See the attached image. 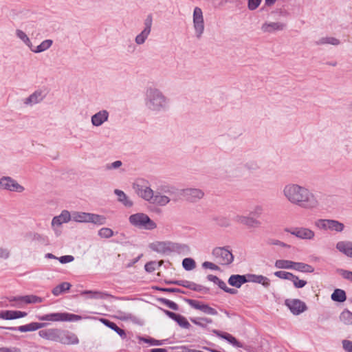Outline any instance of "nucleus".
<instances>
[{
  "label": "nucleus",
  "mask_w": 352,
  "mask_h": 352,
  "mask_svg": "<svg viewBox=\"0 0 352 352\" xmlns=\"http://www.w3.org/2000/svg\"><path fill=\"white\" fill-rule=\"evenodd\" d=\"M285 305L294 315H299L307 309L305 303L298 299H287Z\"/></svg>",
  "instance_id": "obj_13"
},
{
  "label": "nucleus",
  "mask_w": 352,
  "mask_h": 352,
  "mask_svg": "<svg viewBox=\"0 0 352 352\" xmlns=\"http://www.w3.org/2000/svg\"><path fill=\"white\" fill-rule=\"evenodd\" d=\"M178 324L185 329H188L190 327V323L187 321L185 317L183 316H180L179 318L176 321Z\"/></svg>",
  "instance_id": "obj_59"
},
{
  "label": "nucleus",
  "mask_w": 352,
  "mask_h": 352,
  "mask_svg": "<svg viewBox=\"0 0 352 352\" xmlns=\"http://www.w3.org/2000/svg\"><path fill=\"white\" fill-rule=\"evenodd\" d=\"M282 194L290 204L306 209H314L319 206L315 195L308 188L298 184H285Z\"/></svg>",
  "instance_id": "obj_2"
},
{
  "label": "nucleus",
  "mask_w": 352,
  "mask_h": 352,
  "mask_svg": "<svg viewBox=\"0 0 352 352\" xmlns=\"http://www.w3.org/2000/svg\"><path fill=\"white\" fill-rule=\"evenodd\" d=\"M152 16L148 15L144 21V30H146L149 32L151 31V25H152Z\"/></svg>",
  "instance_id": "obj_63"
},
{
  "label": "nucleus",
  "mask_w": 352,
  "mask_h": 352,
  "mask_svg": "<svg viewBox=\"0 0 352 352\" xmlns=\"http://www.w3.org/2000/svg\"><path fill=\"white\" fill-rule=\"evenodd\" d=\"M45 97V94L41 90H36L28 97L23 99V102L25 106L32 107L41 102Z\"/></svg>",
  "instance_id": "obj_17"
},
{
  "label": "nucleus",
  "mask_w": 352,
  "mask_h": 352,
  "mask_svg": "<svg viewBox=\"0 0 352 352\" xmlns=\"http://www.w3.org/2000/svg\"><path fill=\"white\" fill-rule=\"evenodd\" d=\"M10 302H16L21 304H37L43 301V298L36 295H27L23 296H14L9 298Z\"/></svg>",
  "instance_id": "obj_14"
},
{
  "label": "nucleus",
  "mask_w": 352,
  "mask_h": 352,
  "mask_svg": "<svg viewBox=\"0 0 352 352\" xmlns=\"http://www.w3.org/2000/svg\"><path fill=\"white\" fill-rule=\"evenodd\" d=\"M109 113L106 109H102L91 117V123L94 126L99 127L109 120Z\"/></svg>",
  "instance_id": "obj_16"
},
{
  "label": "nucleus",
  "mask_w": 352,
  "mask_h": 352,
  "mask_svg": "<svg viewBox=\"0 0 352 352\" xmlns=\"http://www.w3.org/2000/svg\"><path fill=\"white\" fill-rule=\"evenodd\" d=\"M188 303L189 304V305L191 307H192L195 309L200 310V311H201V305H203V303H201L197 300H188Z\"/></svg>",
  "instance_id": "obj_64"
},
{
  "label": "nucleus",
  "mask_w": 352,
  "mask_h": 352,
  "mask_svg": "<svg viewBox=\"0 0 352 352\" xmlns=\"http://www.w3.org/2000/svg\"><path fill=\"white\" fill-rule=\"evenodd\" d=\"M286 231L300 239L312 240L315 236L314 232L307 228H296L293 230H287Z\"/></svg>",
  "instance_id": "obj_15"
},
{
  "label": "nucleus",
  "mask_w": 352,
  "mask_h": 352,
  "mask_svg": "<svg viewBox=\"0 0 352 352\" xmlns=\"http://www.w3.org/2000/svg\"><path fill=\"white\" fill-rule=\"evenodd\" d=\"M70 287H71L70 283H69L67 282H63V283H60V285H57L56 287H55L52 289V292L54 296H58L60 294H61L63 292H64L65 291H68L70 289Z\"/></svg>",
  "instance_id": "obj_38"
},
{
  "label": "nucleus",
  "mask_w": 352,
  "mask_h": 352,
  "mask_svg": "<svg viewBox=\"0 0 352 352\" xmlns=\"http://www.w3.org/2000/svg\"><path fill=\"white\" fill-rule=\"evenodd\" d=\"M45 326V323L31 322L30 324L19 326L18 330L20 332L34 331Z\"/></svg>",
  "instance_id": "obj_30"
},
{
  "label": "nucleus",
  "mask_w": 352,
  "mask_h": 352,
  "mask_svg": "<svg viewBox=\"0 0 352 352\" xmlns=\"http://www.w3.org/2000/svg\"><path fill=\"white\" fill-rule=\"evenodd\" d=\"M60 330L57 328L43 329L38 331V335L42 338L58 342Z\"/></svg>",
  "instance_id": "obj_18"
},
{
  "label": "nucleus",
  "mask_w": 352,
  "mask_h": 352,
  "mask_svg": "<svg viewBox=\"0 0 352 352\" xmlns=\"http://www.w3.org/2000/svg\"><path fill=\"white\" fill-rule=\"evenodd\" d=\"M316 226L321 229L329 230L338 232H342L344 228V226L342 223L332 219H320L316 222Z\"/></svg>",
  "instance_id": "obj_10"
},
{
  "label": "nucleus",
  "mask_w": 352,
  "mask_h": 352,
  "mask_svg": "<svg viewBox=\"0 0 352 352\" xmlns=\"http://www.w3.org/2000/svg\"><path fill=\"white\" fill-rule=\"evenodd\" d=\"M138 338L140 342H144L145 343L150 344L151 345L160 346L164 344V340H158L153 338H146L140 336Z\"/></svg>",
  "instance_id": "obj_47"
},
{
  "label": "nucleus",
  "mask_w": 352,
  "mask_h": 352,
  "mask_svg": "<svg viewBox=\"0 0 352 352\" xmlns=\"http://www.w3.org/2000/svg\"><path fill=\"white\" fill-rule=\"evenodd\" d=\"M213 333H215L217 336L228 340L230 343L232 344L233 345L239 346L238 341L232 335L228 333H221L217 330H214Z\"/></svg>",
  "instance_id": "obj_39"
},
{
  "label": "nucleus",
  "mask_w": 352,
  "mask_h": 352,
  "mask_svg": "<svg viewBox=\"0 0 352 352\" xmlns=\"http://www.w3.org/2000/svg\"><path fill=\"white\" fill-rule=\"evenodd\" d=\"M294 261L286 259H278L275 261L274 267L277 269L293 270Z\"/></svg>",
  "instance_id": "obj_34"
},
{
  "label": "nucleus",
  "mask_w": 352,
  "mask_h": 352,
  "mask_svg": "<svg viewBox=\"0 0 352 352\" xmlns=\"http://www.w3.org/2000/svg\"><path fill=\"white\" fill-rule=\"evenodd\" d=\"M89 212L74 211L71 213L72 221L78 223H88Z\"/></svg>",
  "instance_id": "obj_31"
},
{
  "label": "nucleus",
  "mask_w": 352,
  "mask_h": 352,
  "mask_svg": "<svg viewBox=\"0 0 352 352\" xmlns=\"http://www.w3.org/2000/svg\"><path fill=\"white\" fill-rule=\"evenodd\" d=\"M100 321L105 326L115 331L121 338H124L126 337L125 331L119 328L116 323L105 318H101L100 319Z\"/></svg>",
  "instance_id": "obj_28"
},
{
  "label": "nucleus",
  "mask_w": 352,
  "mask_h": 352,
  "mask_svg": "<svg viewBox=\"0 0 352 352\" xmlns=\"http://www.w3.org/2000/svg\"><path fill=\"white\" fill-rule=\"evenodd\" d=\"M247 280L248 282L261 284L265 288H268L270 286V280L263 275L247 274Z\"/></svg>",
  "instance_id": "obj_22"
},
{
  "label": "nucleus",
  "mask_w": 352,
  "mask_h": 352,
  "mask_svg": "<svg viewBox=\"0 0 352 352\" xmlns=\"http://www.w3.org/2000/svg\"><path fill=\"white\" fill-rule=\"evenodd\" d=\"M201 311L205 314L212 315V316L217 314V311L214 309H213L212 307H210V306H208L206 304H203L201 305Z\"/></svg>",
  "instance_id": "obj_54"
},
{
  "label": "nucleus",
  "mask_w": 352,
  "mask_h": 352,
  "mask_svg": "<svg viewBox=\"0 0 352 352\" xmlns=\"http://www.w3.org/2000/svg\"><path fill=\"white\" fill-rule=\"evenodd\" d=\"M71 219V213L67 210H63L59 215L52 218L51 226L56 236H59L62 233L61 226L68 223Z\"/></svg>",
  "instance_id": "obj_8"
},
{
  "label": "nucleus",
  "mask_w": 352,
  "mask_h": 352,
  "mask_svg": "<svg viewBox=\"0 0 352 352\" xmlns=\"http://www.w3.org/2000/svg\"><path fill=\"white\" fill-rule=\"evenodd\" d=\"M191 321L200 327H206V324L207 323H211L212 320L207 318H196V319H192Z\"/></svg>",
  "instance_id": "obj_51"
},
{
  "label": "nucleus",
  "mask_w": 352,
  "mask_h": 352,
  "mask_svg": "<svg viewBox=\"0 0 352 352\" xmlns=\"http://www.w3.org/2000/svg\"><path fill=\"white\" fill-rule=\"evenodd\" d=\"M53 44V41L52 39H46L44 40L37 46L32 45L30 50L36 54L43 52L48 49H50Z\"/></svg>",
  "instance_id": "obj_26"
},
{
  "label": "nucleus",
  "mask_w": 352,
  "mask_h": 352,
  "mask_svg": "<svg viewBox=\"0 0 352 352\" xmlns=\"http://www.w3.org/2000/svg\"><path fill=\"white\" fill-rule=\"evenodd\" d=\"M170 241H155L149 245L150 249L160 254L170 253Z\"/></svg>",
  "instance_id": "obj_19"
},
{
  "label": "nucleus",
  "mask_w": 352,
  "mask_h": 352,
  "mask_svg": "<svg viewBox=\"0 0 352 352\" xmlns=\"http://www.w3.org/2000/svg\"><path fill=\"white\" fill-rule=\"evenodd\" d=\"M16 37L20 39L30 50L32 47V43L30 39L28 34L20 29H16L15 31Z\"/></svg>",
  "instance_id": "obj_35"
},
{
  "label": "nucleus",
  "mask_w": 352,
  "mask_h": 352,
  "mask_svg": "<svg viewBox=\"0 0 352 352\" xmlns=\"http://www.w3.org/2000/svg\"><path fill=\"white\" fill-rule=\"evenodd\" d=\"M274 276L284 280H289L291 279L293 274L286 271H276L274 272Z\"/></svg>",
  "instance_id": "obj_49"
},
{
  "label": "nucleus",
  "mask_w": 352,
  "mask_h": 352,
  "mask_svg": "<svg viewBox=\"0 0 352 352\" xmlns=\"http://www.w3.org/2000/svg\"><path fill=\"white\" fill-rule=\"evenodd\" d=\"M336 248L345 256L352 258V241H340L336 245Z\"/></svg>",
  "instance_id": "obj_21"
},
{
  "label": "nucleus",
  "mask_w": 352,
  "mask_h": 352,
  "mask_svg": "<svg viewBox=\"0 0 352 352\" xmlns=\"http://www.w3.org/2000/svg\"><path fill=\"white\" fill-rule=\"evenodd\" d=\"M249 215L237 214L234 217V221L239 224L246 226Z\"/></svg>",
  "instance_id": "obj_56"
},
{
  "label": "nucleus",
  "mask_w": 352,
  "mask_h": 352,
  "mask_svg": "<svg viewBox=\"0 0 352 352\" xmlns=\"http://www.w3.org/2000/svg\"><path fill=\"white\" fill-rule=\"evenodd\" d=\"M192 25L196 38H200L205 30V21L202 10L195 7L192 12Z\"/></svg>",
  "instance_id": "obj_6"
},
{
  "label": "nucleus",
  "mask_w": 352,
  "mask_h": 352,
  "mask_svg": "<svg viewBox=\"0 0 352 352\" xmlns=\"http://www.w3.org/2000/svg\"><path fill=\"white\" fill-rule=\"evenodd\" d=\"M91 294V298H103L106 296H109V295L107 294H103V293L98 292L88 291V290L84 291L82 293V294Z\"/></svg>",
  "instance_id": "obj_52"
},
{
  "label": "nucleus",
  "mask_w": 352,
  "mask_h": 352,
  "mask_svg": "<svg viewBox=\"0 0 352 352\" xmlns=\"http://www.w3.org/2000/svg\"><path fill=\"white\" fill-rule=\"evenodd\" d=\"M247 282V275H232L228 279V283L236 288H240L243 284Z\"/></svg>",
  "instance_id": "obj_25"
},
{
  "label": "nucleus",
  "mask_w": 352,
  "mask_h": 352,
  "mask_svg": "<svg viewBox=\"0 0 352 352\" xmlns=\"http://www.w3.org/2000/svg\"><path fill=\"white\" fill-rule=\"evenodd\" d=\"M331 298L333 301L339 302H342L346 299L345 292L340 289H335L331 294Z\"/></svg>",
  "instance_id": "obj_37"
},
{
  "label": "nucleus",
  "mask_w": 352,
  "mask_h": 352,
  "mask_svg": "<svg viewBox=\"0 0 352 352\" xmlns=\"http://www.w3.org/2000/svg\"><path fill=\"white\" fill-rule=\"evenodd\" d=\"M81 319L80 316L67 312L52 313L38 316L39 320L51 322H75Z\"/></svg>",
  "instance_id": "obj_5"
},
{
  "label": "nucleus",
  "mask_w": 352,
  "mask_h": 352,
  "mask_svg": "<svg viewBox=\"0 0 352 352\" xmlns=\"http://www.w3.org/2000/svg\"><path fill=\"white\" fill-rule=\"evenodd\" d=\"M316 44L318 45H331L338 46L341 44V41L340 39L333 36H324L316 41Z\"/></svg>",
  "instance_id": "obj_27"
},
{
  "label": "nucleus",
  "mask_w": 352,
  "mask_h": 352,
  "mask_svg": "<svg viewBox=\"0 0 352 352\" xmlns=\"http://www.w3.org/2000/svg\"><path fill=\"white\" fill-rule=\"evenodd\" d=\"M290 280L293 283L294 287L296 289H300L304 287L307 285V281L302 279H300L298 276L293 274Z\"/></svg>",
  "instance_id": "obj_42"
},
{
  "label": "nucleus",
  "mask_w": 352,
  "mask_h": 352,
  "mask_svg": "<svg viewBox=\"0 0 352 352\" xmlns=\"http://www.w3.org/2000/svg\"><path fill=\"white\" fill-rule=\"evenodd\" d=\"M263 211H264V208H263V206L256 205L254 206L250 214H252V215L256 216V217H260L263 214Z\"/></svg>",
  "instance_id": "obj_57"
},
{
  "label": "nucleus",
  "mask_w": 352,
  "mask_h": 352,
  "mask_svg": "<svg viewBox=\"0 0 352 352\" xmlns=\"http://www.w3.org/2000/svg\"><path fill=\"white\" fill-rule=\"evenodd\" d=\"M340 321L345 325L352 324V312L344 309L340 315Z\"/></svg>",
  "instance_id": "obj_40"
},
{
  "label": "nucleus",
  "mask_w": 352,
  "mask_h": 352,
  "mask_svg": "<svg viewBox=\"0 0 352 352\" xmlns=\"http://www.w3.org/2000/svg\"><path fill=\"white\" fill-rule=\"evenodd\" d=\"M337 272L342 276L344 279H346L352 282V272L348 271L343 269H338Z\"/></svg>",
  "instance_id": "obj_53"
},
{
  "label": "nucleus",
  "mask_w": 352,
  "mask_h": 352,
  "mask_svg": "<svg viewBox=\"0 0 352 352\" xmlns=\"http://www.w3.org/2000/svg\"><path fill=\"white\" fill-rule=\"evenodd\" d=\"M202 267L205 269H210L212 270H219L220 267L214 263L210 261H205L202 263Z\"/></svg>",
  "instance_id": "obj_58"
},
{
  "label": "nucleus",
  "mask_w": 352,
  "mask_h": 352,
  "mask_svg": "<svg viewBox=\"0 0 352 352\" xmlns=\"http://www.w3.org/2000/svg\"><path fill=\"white\" fill-rule=\"evenodd\" d=\"M133 189L144 200L153 205L164 207L171 200L176 201L179 195V190L173 185L162 184L154 191L149 186L140 183H134Z\"/></svg>",
  "instance_id": "obj_1"
},
{
  "label": "nucleus",
  "mask_w": 352,
  "mask_h": 352,
  "mask_svg": "<svg viewBox=\"0 0 352 352\" xmlns=\"http://www.w3.org/2000/svg\"><path fill=\"white\" fill-rule=\"evenodd\" d=\"M293 270L302 273H312L314 272V267L302 262L294 261Z\"/></svg>",
  "instance_id": "obj_32"
},
{
  "label": "nucleus",
  "mask_w": 352,
  "mask_h": 352,
  "mask_svg": "<svg viewBox=\"0 0 352 352\" xmlns=\"http://www.w3.org/2000/svg\"><path fill=\"white\" fill-rule=\"evenodd\" d=\"M122 165L120 160H116L111 163H108L105 165L104 168L106 170H116L120 168Z\"/></svg>",
  "instance_id": "obj_50"
},
{
  "label": "nucleus",
  "mask_w": 352,
  "mask_h": 352,
  "mask_svg": "<svg viewBox=\"0 0 352 352\" xmlns=\"http://www.w3.org/2000/svg\"><path fill=\"white\" fill-rule=\"evenodd\" d=\"M114 193L118 197V201L122 203L124 206L129 208L133 205V201L129 199L127 195L122 190L116 189Z\"/></svg>",
  "instance_id": "obj_29"
},
{
  "label": "nucleus",
  "mask_w": 352,
  "mask_h": 352,
  "mask_svg": "<svg viewBox=\"0 0 352 352\" xmlns=\"http://www.w3.org/2000/svg\"><path fill=\"white\" fill-rule=\"evenodd\" d=\"M261 0H248V8L250 10H254L260 5Z\"/></svg>",
  "instance_id": "obj_61"
},
{
  "label": "nucleus",
  "mask_w": 352,
  "mask_h": 352,
  "mask_svg": "<svg viewBox=\"0 0 352 352\" xmlns=\"http://www.w3.org/2000/svg\"><path fill=\"white\" fill-rule=\"evenodd\" d=\"M10 257V250L7 247L0 245V259L8 260Z\"/></svg>",
  "instance_id": "obj_48"
},
{
  "label": "nucleus",
  "mask_w": 352,
  "mask_h": 352,
  "mask_svg": "<svg viewBox=\"0 0 352 352\" xmlns=\"http://www.w3.org/2000/svg\"><path fill=\"white\" fill-rule=\"evenodd\" d=\"M286 27V24L281 22H265L261 29L263 32L272 33L276 31H282Z\"/></svg>",
  "instance_id": "obj_20"
},
{
  "label": "nucleus",
  "mask_w": 352,
  "mask_h": 352,
  "mask_svg": "<svg viewBox=\"0 0 352 352\" xmlns=\"http://www.w3.org/2000/svg\"><path fill=\"white\" fill-rule=\"evenodd\" d=\"M179 194L190 202H196L204 196V192L201 189L195 188L182 189L179 190Z\"/></svg>",
  "instance_id": "obj_11"
},
{
  "label": "nucleus",
  "mask_w": 352,
  "mask_h": 352,
  "mask_svg": "<svg viewBox=\"0 0 352 352\" xmlns=\"http://www.w3.org/2000/svg\"><path fill=\"white\" fill-rule=\"evenodd\" d=\"M183 267L187 270H192L196 267L195 261L191 258H186L182 261Z\"/></svg>",
  "instance_id": "obj_44"
},
{
  "label": "nucleus",
  "mask_w": 352,
  "mask_h": 352,
  "mask_svg": "<svg viewBox=\"0 0 352 352\" xmlns=\"http://www.w3.org/2000/svg\"><path fill=\"white\" fill-rule=\"evenodd\" d=\"M214 221L217 223V225L221 227H228L230 225V220L223 216H217L214 217Z\"/></svg>",
  "instance_id": "obj_46"
},
{
  "label": "nucleus",
  "mask_w": 352,
  "mask_h": 352,
  "mask_svg": "<svg viewBox=\"0 0 352 352\" xmlns=\"http://www.w3.org/2000/svg\"><path fill=\"white\" fill-rule=\"evenodd\" d=\"M212 254L219 265H228L234 261L233 254L225 247L214 248L212 251Z\"/></svg>",
  "instance_id": "obj_7"
},
{
  "label": "nucleus",
  "mask_w": 352,
  "mask_h": 352,
  "mask_svg": "<svg viewBox=\"0 0 352 352\" xmlns=\"http://www.w3.org/2000/svg\"><path fill=\"white\" fill-rule=\"evenodd\" d=\"M160 301L164 305L167 306L168 308H170L173 310L177 311L179 309L178 305L175 302H174L171 300H169L165 299V298H162V299H160Z\"/></svg>",
  "instance_id": "obj_55"
},
{
  "label": "nucleus",
  "mask_w": 352,
  "mask_h": 352,
  "mask_svg": "<svg viewBox=\"0 0 352 352\" xmlns=\"http://www.w3.org/2000/svg\"><path fill=\"white\" fill-rule=\"evenodd\" d=\"M29 236L32 241L36 242L41 245H45L47 243V237L43 234L33 232H30Z\"/></svg>",
  "instance_id": "obj_36"
},
{
  "label": "nucleus",
  "mask_w": 352,
  "mask_h": 352,
  "mask_svg": "<svg viewBox=\"0 0 352 352\" xmlns=\"http://www.w3.org/2000/svg\"><path fill=\"white\" fill-rule=\"evenodd\" d=\"M144 105L148 112L159 114L168 110L170 99L158 87L148 86L144 91Z\"/></svg>",
  "instance_id": "obj_3"
},
{
  "label": "nucleus",
  "mask_w": 352,
  "mask_h": 352,
  "mask_svg": "<svg viewBox=\"0 0 352 352\" xmlns=\"http://www.w3.org/2000/svg\"><path fill=\"white\" fill-rule=\"evenodd\" d=\"M245 226L248 228H258L261 226V222L256 218L249 215Z\"/></svg>",
  "instance_id": "obj_43"
},
{
  "label": "nucleus",
  "mask_w": 352,
  "mask_h": 352,
  "mask_svg": "<svg viewBox=\"0 0 352 352\" xmlns=\"http://www.w3.org/2000/svg\"><path fill=\"white\" fill-rule=\"evenodd\" d=\"M173 252L182 255H188L190 252V248L186 244L171 242L170 252Z\"/></svg>",
  "instance_id": "obj_24"
},
{
  "label": "nucleus",
  "mask_w": 352,
  "mask_h": 352,
  "mask_svg": "<svg viewBox=\"0 0 352 352\" xmlns=\"http://www.w3.org/2000/svg\"><path fill=\"white\" fill-rule=\"evenodd\" d=\"M151 32L143 30L139 34H138L135 38V42L137 45H142L145 43L148 36H149Z\"/></svg>",
  "instance_id": "obj_41"
},
{
  "label": "nucleus",
  "mask_w": 352,
  "mask_h": 352,
  "mask_svg": "<svg viewBox=\"0 0 352 352\" xmlns=\"http://www.w3.org/2000/svg\"><path fill=\"white\" fill-rule=\"evenodd\" d=\"M0 188L6 190L19 193L23 192L25 190L24 186L19 184L13 178L8 176H3L1 177Z\"/></svg>",
  "instance_id": "obj_9"
},
{
  "label": "nucleus",
  "mask_w": 352,
  "mask_h": 352,
  "mask_svg": "<svg viewBox=\"0 0 352 352\" xmlns=\"http://www.w3.org/2000/svg\"><path fill=\"white\" fill-rule=\"evenodd\" d=\"M342 347L346 352H352V341L344 340L342 342Z\"/></svg>",
  "instance_id": "obj_62"
},
{
  "label": "nucleus",
  "mask_w": 352,
  "mask_h": 352,
  "mask_svg": "<svg viewBox=\"0 0 352 352\" xmlns=\"http://www.w3.org/2000/svg\"><path fill=\"white\" fill-rule=\"evenodd\" d=\"M129 222L132 226L140 230L151 231L157 227V223L144 212H137L131 214L129 217Z\"/></svg>",
  "instance_id": "obj_4"
},
{
  "label": "nucleus",
  "mask_w": 352,
  "mask_h": 352,
  "mask_svg": "<svg viewBox=\"0 0 352 352\" xmlns=\"http://www.w3.org/2000/svg\"><path fill=\"white\" fill-rule=\"evenodd\" d=\"M107 218L104 216L89 212L88 223H91L96 226H102L105 224Z\"/></svg>",
  "instance_id": "obj_33"
},
{
  "label": "nucleus",
  "mask_w": 352,
  "mask_h": 352,
  "mask_svg": "<svg viewBox=\"0 0 352 352\" xmlns=\"http://www.w3.org/2000/svg\"><path fill=\"white\" fill-rule=\"evenodd\" d=\"M26 316V312L21 311L7 310L0 312V318L5 320H13L23 318Z\"/></svg>",
  "instance_id": "obj_23"
},
{
  "label": "nucleus",
  "mask_w": 352,
  "mask_h": 352,
  "mask_svg": "<svg viewBox=\"0 0 352 352\" xmlns=\"http://www.w3.org/2000/svg\"><path fill=\"white\" fill-rule=\"evenodd\" d=\"M98 236L101 238L109 239L113 236V231L109 228H102L98 230Z\"/></svg>",
  "instance_id": "obj_45"
},
{
  "label": "nucleus",
  "mask_w": 352,
  "mask_h": 352,
  "mask_svg": "<svg viewBox=\"0 0 352 352\" xmlns=\"http://www.w3.org/2000/svg\"><path fill=\"white\" fill-rule=\"evenodd\" d=\"M58 342L65 345H76L79 343V339L76 333L61 329Z\"/></svg>",
  "instance_id": "obj_12"
},
{
  "label": "nucleus",
  "mask_w": 352,
  "mask_h": 352,
  "mask_svg": "<svg viewBox=\"0 0 352 352\" xmlns=\"http://www.w3.org/2000/svg\"><path fill=\"white\" fill-rule=\"evenodd\" d=\"M58 260L60 263L65 264L74 261V257L72 255H65L58 257Z\"/></svg>",
  "instance_id": "obj_60"
}]
</instances>
